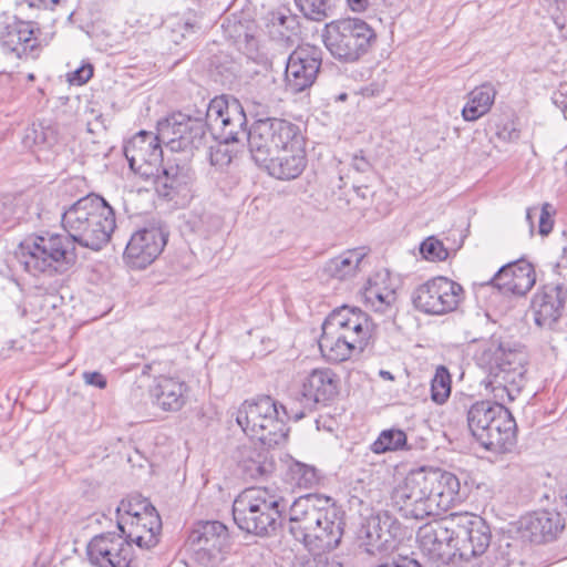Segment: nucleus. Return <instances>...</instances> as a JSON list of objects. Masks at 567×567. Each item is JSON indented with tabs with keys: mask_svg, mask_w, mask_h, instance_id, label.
<instances>
[{
	"mask_svg": "<svg viewBox=\"0 0 567 567\" xmlns=\"http://www.w3.org/2000/svg\"><path fill=\"white\" fill-rule=\"evenodd\" d=\"M476 360L488 368L482 384L495 402L473 403L467 410V425L481 446L503 454L516 444V421L505 404L513 402L526 383L527 355L516 344L492 338L477 352Z\"/></svg>",
	"mask_w": 567,
	"mask_h": 567,
	"instance_id": "f257e3e1",
	"label": "nucleus"
},
{
	"mask_svg": "<svg viewBox=\"0 0 567 567\" xmlns=\"http://www.w3.org/2000/svg\"><path fill=\"white\" fill-rule=\"evenodd\" d=\"M465 497L461 482L451 472L420 467L408 473L391 493V506L404 518L439 516Z\"/></svg>",
	"mask_w": 567,
	"mask_h": 567,
	"instance_id": "f03ea898",
	"label": "nucleus"
},
{
	"mask_svg": "<svg viewBox=\"0 0 567 567\" xmlns=\"http://www.w3.org/2000/svg\"><path fill=\"white\" fill-rule=\"evenodd\" d=\"M343 529V513L328 496L306 494L290 505L289 532L309 550L326 551L337 548Z\"/></svg>",
	"mask_w": 567,
	"mask_h": 567,
	"instance_id": "7ed1b4c3",
	"label": "nucleus"
},
{
	"mask_svg": "<svg viewBox=\"0 0 567 567\" xmlns=\"http://www.w3.org/2000/svg\"><path fill=\"white\" fill-rule=\"evenodd\" d=\"M16 257L23 269L34 277L65 274L78 259L75 245L70 237L50 233L27 237L20 243Z\"/></svg>",
	"mask_w": 567,
	"mask_h": 567,
	"instance_id": "20e7f679",
	"label": "nucleus"
},
{
	"mask_svg": "<svg viewBox=\"0 0 567 567\" xmlns=\"http://www.w3.org/2000/svg\"><path fill=\"white\" fill-rule=\"evenodd\" d=\"M285 498L277 489L249 487L237 495L233 503V517L241 530L267 537L272 535L286 509Z\"/></svg>",
	"mask_w": 567,
	"mask_h": 567,
	"instance_id": "39448f33",
	"label": "nucleus"
},
{
	"mask_svg": "<svg viewBox=\"0 0 567 567\" xmlns=\"http://www.w3.org/2000/svg\"><path fill=\"white\" fill-rule=\"evenodd\" d=\"M106 199L90 194L81 197L68 208L58 209L61 224L73 245L100 251L106 245Z\"/></svg>",
	"mask_w": 567,
	"mask_h": 567,
	"instance_id": "423d86ee",
	"label": "nucleus"
},
{
	"mask_svg": "<svg viewBox=\"0 0 567 567\" xmlns=\"http://www.w3.org/2000/svg\"><path fill=\"white\" fill-rule=\"evenodd\" d=\"M116 528L120 534L109 538V566L135 567L132 545L141 549L156 546L162 522L157 513L151 512L130 522L120 520Z\"/></svg>",
	"mask_w": 567,
	"mask_h": 567,
	"instance_id": "0eeeda50",
	"label": "nucleus"
},
{
	"mask_svg": "<svg viewBox=\"0 0 567 567\" xmlns=\"http://www.w3.org/2000/svg\"><path fill=\"white\" fill-rule=\"evenodd\" d=\"M374 30L361 19H341L326 25L323 42L330 54L343 63L358 62L375 41Z\"/></svg>",
	"mask_w": 567,
	"mask_h": 567,
	"instance_id": "6e6552de",
	"label": "nucleus"
},
{
	"mask_svg": "<svg viewBox=\"0 0 567 567\" xmlns=\"http://www.w3.org/2000/svg\"><path fill=\"white\" fill-rule=\"evenodd\" d=\"M303 138L298 125L277 117L259 118L248 131V148L252 161H268L278 152Z\"/></svg>",
	"mask_w": 567,
	"mask_h": 567,
	"instance_id": "1a4fd4ad",
	"label": "nucleus"
},
{
	"mask_svg": "<svg viewBox=\"0 0 567 567\" xmlns=\"http://www.w3.org/2000/svg\"><path fill=\"white\" fill-rule=\"evenodd\" d=\"M190 559L199 567H217L229 546L227 527L218 520L199 522L188 536Z\"/></svg>",
	"mask_w": 567,
	"mask_h": 567,
	"instance_id": "9d476101",
	"label": "nucleus"
},
{
	"mask_svg": "<svg viewBox=\"0 0 567 567\" xmlns=\"http://www.w3.org/2000/svg\"><path fill=\"white\" fill-rule=\"evenodd\" d=\"M207 127L213 136L224 143L248 142L247 117L237 100L223 96L213 99L206 107Z\"/></svg>",
	"mask_w": 567,
	"mask_h": 567,
	"instance_id": "9b49d317",
	"label": "nucleus"
},
{
	"mask_svg": "<svg viewBox=\"0 0 567 567\" xmlns=\"http://www.w3.org/2000/svg\"><path fill=\"white\" fill-rule=\"evenodd\" d=\"M205 113L198 116L177 112L158 122L157 131L162 142L173 152H192L199 148L205 141L207 120Z\"/></svg>",
	"mask_w": 567,
	"mask_h": 567,
	"instance_id": "f8f14e48",
	"label": "nucleus"
},
{
	"mask_svg": "<svg viewBox=\"0 0 567 567\" xmlns=\"http://www.w3.org/2000/svg\"><path fill=\"white\" fill-rule=\"evenodd\" d=\"M463 298V287L446 277L430 279L412 293V302L417 310L435 316L455 310Z\"/></svg>",
	"mask_w": 567,
	"mask_h": 567,
	"instance_id": "ddd939ff",
	"label": "nucleus"
},
{
	"mask_svg": "<svg viewBox=\"0 0 567 567\" xmlns=\"http://www.w3.org/2000/svg\"><path fill=\"white\" fill-rule=\"evenodd\" d=\"M491 538V529L480 516L467 512L454 513L452 555L464 560L481 556L488 548Z\"/></svg>",
	"mask_w": 567,
	"mask_h": 567,
	"instance_id": "4468645a",
	"label": "nucleus"
},
{
	"mask_svg": "<svg viewBox=\"0 0 567 567\" xmlns=\"http://www.w3.org/2000/svg\"><path fill=\"white\" fill-rule=\"evenodd\" d=\"M40 34L34 21H25L17 16H4L0 20V47L18 59L35 58Z\"/></svg>",
	"mask_w": 567,
	"mask_h": 567,
	"instance_id": "2eb2a0df",
	"label": "nucleus"
},
{
	"mask_svg": "<svg viewBox=\"0 0 567 567\" xmlns=\"http://www.w3.org/2000/svg\"><path fill=\"white\" fill-rule=\"evenodd\" d=\"M159 134L140 131L123 145V154L130 168L150 179L159 172L163 163V150Z\"/></svg>",
	"mask_w": 567,
	"mask_h": 567,
	"instance_id": "dca6fc26",
	"label": "nucleus"
},
{
	"mask_svg": "<svg viewBox=\"0 0 567 567\" xmlns=\"http://www.w3.org/2000/svg\"><path fill=\"white\" fill-rule=\"evenodd\" d=\"M322 63V52L313 45H302L293 50L285 70L286 89L293 94L313 85Z\"/></svg>",
	"mask_w": 567,
	"mask_h": 567,
	"instance_id": "f3484780",
	"label": "nucleus"
},
{
	"mask_svg": "<svg viewBox=\"0 0 567 567\" xmlns=\"http://www.w3.org/2000/svg\"><path fill=\"white\" fill-rule=\"evenodd\" d=\"M324 322L355 344L359 353L373 343L375 326L359 308L342 306L333 310Z\"/></svg>",
	"mask_w": 567,
	"mask_h": 567,
	"instance_id": "a211bd4d",
	"label": "nucleus"
},
{
	"mask_svg": "<svg viewBox=\"0 0 567 567\" xmlns=\"http://www.w3.org/2000/svg\"><path fill=\"white\" fill-rule=\"evenodd\" d=\"M168 234L161 227L144 228L130 239L124 251L126 265L133 269H144L163 251Z\"/></svg>",
	"mask_w": 567,
	"mask_h": 567,
	"instance_id": "6ab92c4d",
	"label": "nucleus"
},
{
	"mask_svg": "<svg viewBox=\"0 0 567 567\" xmlns=\"http://www.w3.org/2000/svg\"><path fill=\"white\" fill-rule=\"evenodd\" d=\"M157 194L168 200L189 197L194 173L188 164L168 161L159 172L151 175Z\"/></svg>",
	"mask_w": 567,
	"mask_h": 567,
	"instance_id": "aec40b11",
	"label": "nucleus"
},
{
	"mask_svg": "<svg viewBox=\"0 0 567 567\" xmlns=\"http://www.w3.org/2000/svg\"><path fill=\"white\" fill-rule=\"evenodd\" d=\"M416 537L425 555L433 560L443 559L453 550L454 513L421 526Z\"/></svg>",
	"mask_w": 567,
	"mask_h": 567,
	"instance_id": "412c9836",
	"label": "nucleus"
},
{
	"mask_svg": "<svg viewBox=\"0 0 567 567\" xmlns=\"http://www.w3.org/2000/svg\"><path fill=\"white\" fill-rule=\"evenodd\" d=\"M189 391V385L179 377L174 375H158L148 385V395L153 406L171 413L181 411L187 404Z\"/></svg>",
	"mask_w": 567,
	"mask_h": 567,
	"instance_id": "4be33fe9",
	"label": "nucleus"
},
{
	"mask_svg": "<svg viewBox=\"0 0 567 567\" xmlns=\"http://www.w3.org/2000/svg\"><path fill=\"white\" fill-rule=\"evenodd\" d=\"M305 144V138H301V141L292 143L286 150L278 152L275 156L268 157V161L260 162L257 165L274 178L281 181L296 179L307 167L308 161Z\"/></svg>",
	"mask_w": 567,
	"mask_h": 567,
	"instance_id": "5701e85b",
	"label": "nucleus"
},
{
	"mask_svg": "<svg viewBox=\"0 0 567 567\" xmlns=\"http://www.w3.org/2000/svg\"><path fill=\"white\" fill-rule=\"evenodd\" d=\"M400 532V525L386 512L367 517L358 530V539L367 551L373 553L391 544Z\"/></svg>",
	"mask_w": 567,
	"mask_h": 567,
	"instance_id": "b1692460",
	"label": "nucleus"
},
{
	"mask_svg": "<svg viewBox=\"0 0 567 567\" xmlns=\"http://www.w3.org/2000/svg\"><path fill=\"white\" fill-rule=\"evenodd\" d=\"M566 297L567 291L561 285H545L533 298L536 324L553 328L561 316Z\"/></svg>",
	"mask_w": 567,
	"mask_h": 567,
	"instance_id": "393cba45",
	"label": "nucleus"
},
{
	"mask_svg": "<svg viewBox=\"0 0 567 567\" xmlns=\"http://www.w3.org/2000/svg\"><path fill=\"white\" fill-rule=\"evenodd\" d=\"M339 392V378L330 369H315L302 381L300 394L308 406L327 403Z\"/></svg>",
	"mask_w": 567,
	"mask_h": 567,
	"instance_id": "a878e982",
	"label": "nucleus"
},
{
	"mask_svg": "<svg viewBox=\"0 0 567 567\" xmlns=\"http://www.w3.org/2000/svg\"><path fill=\"white\" fill-rule=\"evenodd\" d=\"M276 401L269 395H262L252 401H245L237 411L236 421L248 435L256 433L274 412Z\"/></svg>",
	"mask_w": 567,
	"mask_h": 567,
	"instance_id": "bb28decb",
	"label": "nucleus"
},
{
	"mask_svg": "<svg viewBox=\"0 0 567 567\" xmlns=\"http://www.w3.org/2000/svg\"><path fill=\"white\" fill-rule=\"evenodd\" d=\"M565 528V519L555 511L535 512L526 518L525 529L534 542H550Z\"/></svg>",
	"mask_w": 567,
	"mask_h": 567,
	"instance_id": "cd10ccee",
	"label": "nucleus"
},
{
	"mask_svg": "<svg viewBox=\"0 0 567 567\" xmlns=\"http://www.w3.org/2000/svg\"><path fill=\"white\" fill-rule=\"evenodd\" d=\"M279 411L277 402L274 405V412L268 415V419L262 424V427L256 433H249L251 440L258 441L267 449L282 446L287 443L289 427L287 426L284 417L287 415L286 410L280 405Z\"/></svg>",
	"mask_w": 567,
	"mask_h": 567,
	"instance_id": "c85d7f7f",
	"label": "nucleus"
},
{
	"mask_svg": "<svg viewBox=\"0 0 567 567\" xmlns=\"http://www.w3.org/2000/svg\"><path fill=\"white\" fill-rule=\"evenodd\" d=\"M512 276V281L503 284L505 293L524 296L536 281L535 269L532 264L525 260L508 262L498 270V279Z\"/></svg>",
	"mask_w": 567,
	"mask_h": 567,
	"instance_id": "c756f323",
	"label": "nucleus"
},
{
	"mask_svg": "<svg viewBox=\"0 0 567 567\" xmlns=\"http://www.w3.org/2000/svg\"><path fill=\"white\" fill-rule=\"evenodd\" d=\"M319 348L322 355L330 362L339 363L348 360L354 352L357 346L347 338H343L338 330L323 321L322 334L319 339Z\"/></svg>",
	"mask_w": 567,
	"mask_h": 567,
	"instance_id": "7c9ffc66",
	"label": "nucleus"
},
{
	"mask_svg": "<svg viewBox=\"0 0 567 567\" xmlns=\"http://www.w3.org/2000/svg\"><path fill=\"white\" fill-rule=\"evenodd\" d=\"M59 141L56 125L50 121L32 122L24 130L22 144L33 153L51 150Z\"/></svg>",
	"mask_w": 567,
	"mask_h": 567,
	"instance_id": "2f4dec72",
	"label": "nucleus"
},
{
	"mask_svg": "<svg viewBox=\"0 0 567 567\" xmlns=\"http://www.w3.org/2000/svg\"><path fill=\"white\" fill-rule=\"evenodd\" d=\"M496 90L491 83H484L473 89L468 102L462 110L465 121L473 122L485 115L494 104Z\"/></svg>",
	"mask_w": 567,
	"mask_h": 567,
	"instance_id": "473e14b6",
	"label": "nucleus"
},
{
	"mask_svg": "<svg viewBox=\"0 0 567 567\" xmlns=\"http://www.w3.org/2000/svg\"><path fill=\"white\" fill-rule=\"evenodd\" d=\"M241 455L238 466L245 478H264L275 471V462L267 453L245 449Z\"/></svg>",
	"mask_w": 567,
	"mask_h": 567,
	"instance_id": "72a5a7b5",
	"label": "nucleus"
},
{
	"mask_svg": "<svg viewBox=\"0 0 567 567\" xmlns=\"http://www.w3.org/2000/svg\"><path fill=\"white\" fill-rule=\"evenodd\" d=\"M363 257L364 255L358 249L344 251L327 261L323 272L330 278L344 280L357 274Z\"/></svg>",
	"mask_w": 567,
	"mask_h": 567,
	"instance_id": "f704fd0d",
	"label": "nucleus"
},
{
	"mask_svg": "<svg viewBox=\"0 0 567 567\" xmlns=\"http://www.w3.org/2000/svg\"><path fill=\"white\" fill-rule=\"evenodd\" d=\"M409 449L405 432L395 427L381 431L377 440L370 445V450L374 454H384Z\"/></svg>",
	"mask_w": 567,
	"mask_h": 567,
	"instance_id": "c9c22d12",
	"label": "nucleus"
},
{
	"mask_svg": "<svg viewBox=\"0 0 567 567\" xmlns=\"http://www.w3.org/2000/svg\"><path fill=\"white\" fill-rule=\"evenodd\" d=\"M151 512L157 513L155 507L146 498L132 496L120 502L115 511V519L116 523L120 520L130 522L145 514H151Z\"/></svg>",
	"mask_w": 567,
	"mask_h": 567,
	"instance_id": "e433bc0d",
	"label": "nucleus"
},
{
	"mask_svg": "<svg viewBox=\"0 0 567 567\" xmlns=\"http://www.w3.org/2000/svg\"><path fill=\"white\" fill-rule=\"evenodd\" d=\"M290 481L301 488H311L319 482V475L313 466L301 462H292L288 467Z\"/></svg>",
	"mask_w": 567,
	"mask_h": 567,
	"instance_id": "4c0bfd02",
	"label": "nucleus"
},
{
	"mask_svg": "<svg viewBox=\"0 0 567 567\" xmlns=\"http://www.w3.org/2000/svg\"><path fill=\"white\" fill-rule=\"evenodd\" d=\"M303 16L313 21H322L334 8V0H295Z\"/></svg>",
	"mask_w": 567,
	"mask_h": 567,
	"instance_id": "58836bf2",
	"label": "nucleus"
},
{
	"mask_svg": "<svg viewBox=\"0 0 567 567\" xmlns=\"http://www.w3.org/2000/svg\"><path fill=\"white\" fill-rule=\"evenodd\" d=\"M195 24L189 19L173 18L165 24L166 39L179 45L195 33Z\"/></svg>",
	"mask_w": 567,
	"mask_h": 567,
	"instance_id": "ea45409f",
	"label": "nucleus"
},
{
	"mask_svg": "<svg viewBox=\"0 0 567 567\" xmlns=\"http://www.w3.org/2000/svg\"><path fill=\"white\" fill-rule=\"evenodd\" d=\"M451 394V374L444 365H440L431 381V399L443 404Z\"/></svg>",
	"mask_w": 567,
	"mask_h": 567,
	"instance_id": "a19ab883",
	"label": "nucleus"
},
{
	"mask_svg": "<svg viewBox=\"0 0 567 567\" xmlns=\"http://www.w3.org/2000/svg\"><path fill=\"white\" fill-rule=\"evenodd\" d=\"M555 213L553 206L549 203L543 204L540 210L537 207L528 208L526 212V219L530 226V233L534 231V218L538 217V233L542 236H547L554 226V220L551 218Z\"/></svg>",
	"mask_w": 567,
	"mask_h": 567,
	"instance_id": "79ce46f5",
	"label": "nucleus"
},
{
	"mask_svg": "<svg viewBox=\"0 0 567 567\" xmlns=\"http://www.w3.org/2000/svg\"><path fill=\"white\" fill-rule=\"evenodd\" d=\"M362 296L367 306L382 313L396 301V291H385V293L382 295L377 292L373 288H363Z\"/></svg>",
	"mask_w": 567,
	"mask_h": 567,
	"instance_id": "37998d69",
	"label": "nucleus"
},
{
	"mask_svg": "<svg viewBox=\"0 0 567 567\" xmlns=\"http://www.w3.org/2000/svg\"><path fill=\"white\" fill-rule=\"evenodd\" d=\"M90 563L97 567H106V536L101 533L94 536L86 547Z\"/></svg>",
	"mask_w": 567,
	"mask_h": 567,
	"instance_id": "c03bdc74",
	"label": "nucleus"
},
{
	"mask_svg": "<svg viewBox=\"0 0 567 567\" xmlns=\"http://www.w3.org/2000/svg\"><path fill=\"white\" fill-rule=\"evenodd\" d=\"M420 251L425 259L431 261H441L446 259L449 256V252L444 245L434 237H429L427 239H425L421 244Z\"/></svg>",
	"mask_w": 567,
	"mask_h": 567,
	"instance_id": "a18cd8bd",
	"label": "nucleus"
},
{
	"mask_svg": "<svg viewBox=\"0 0 567 567\" xmlns=\"http://www.w3.org/2000/svg\"><path fill=\"white\" fill-rule=\"evenodd\" d=\"M239 48L248 59L259 64H266L267 58L260 51L259 41L254 34L245 33L244 39L239 41Z\"/></svg>",
	"mask_w": 567,
	"mask_h": 567,
	"instance_id": "49530a36",
	"label": "nucleus"
},
{
	"mask_svg": "<svg viewBox=\"0 0 567 567\" xmlns=\"http://www.w3.org/2000/svg\"><path fill=\"white\" fill-rule=\"evenodd\" d=\"M229 144L219 141L216 146L210 147L209 159L213 166L223 168L231 163L234 152L229 148Z\"/></svg>",
	"mask_w": 567,
	"mask_h": 567,
	"instance_id": "de8ad7c7",
	"label": "nucleus"
},
{
	"mask_svg": "<svg viewBox=\"0 0 567 567\" xmlns=\"http://www.w3.org/2000/svg\"><path fill=\"white\" fill-rule=\"evenodd\" d=\"M288 22H293V19L281 12H271L268 24L270 35L288 40L289 35L284 31L289 29Z\"/></svg>",
	"mask_w": 567,
	"mask_h": 567,
	"instance_id": "09e8293b",
	"label": "nucleus"
},
{
	"mask_svg": "<svg viewBox=\"0 0 567 567\" xmlns=\"http://www.w3.org/2000/svg\"><path fill=\"white\" fill-rule=\"evenodd\" d=\"M363 288H373L377 292L384 295L385 291H395L392 286L389 272L386 270L378 271L369 277Z\"/></svg>",
	"mask_w": 567,
	"mask_h": 567,
	"instance_id": "8fccbe9b",
	"label": "nucleus"
},
{
	"mask_svg": "<svg viewBox=\"0 0 567 567\" xmlns=\"http://www.w3.org/2000/svg\"><path fill=\"white\" fill-rule=\"evenodd\" d=\"M94 68L89 61H84L75 70L66 74L72 85H83L93 76Z\"/></svg>",
	"mask_w": 567,
	"mask_h": 567,
	"instance_id": "3c124183",
	"label": "nucleus"
},
{
	"mask_svg": "<svg viewBox=\"0 0 567 567\" xmlns=\"http://www.w3.org/2000/svg\"><path fill=\"white\" fill-rule=\"evenodd\" d=\"M496 135L504 142L514 143L519 140L520 131L514 121H507L502 125H497Z\"/></svg>",
	"mask_w": 567,
	"mask_h": 567,
	"instance_id": "603ef678",
	"label": "nucleus"
},
{
	"mask_svg": "<svg viewBox=\"0 0 567 567\" xmlns=\"http://www.w3.org/2000/svg\"><path fill=\"white\" fill-rule=\"evenodd\" d=\"M507 553L502 548L493 549L483 561V567H511Z\"/></svg>",
	"mask_w": 567,
	"mask_h": 567,
	"instance_id": "864d4df0",
	"label": "nucleus"
},
{
	"mask_svg": "<svg viewBox=\"0 0 567 567\" xmlns=\"http://www.w3.org/2000/svg\"><path fill=\"white\" fill-rule=\"evenodd\" d=\"M83 380L85 384L104 389L106 386V378L97 371H84Z\"/></svg>",
	"mask_w": 567,
	"mask_h": 567,
	"instance_id": "5fc2aeb1",
	"label": "nucleus"
},
{
	"mask_svg": "<svg viewBox=\"0 0 567 567\" xmlns=\"http://www.w3.org/2000/svg\"><path fill=\"white\" fill-rule=\"evenodd\" d=\"M378 567H422L421 564L410 557L400 556L398 558H392L391 561H385L380 564Z\"/></svg>",
	"mask_w": 567,
	"mask_h": 567,
	"instance_id": "6e6d98bb",
	"label": "nucleus"
},
{
	"mask_svg": "<svg viewBox=\"0 0 567 567\" xmlns=\"http://www.w3.org/2000/svg\"><path fill=\"white\" fill-rule=\"evenodd\" d=\"M29 7L38 9H53L60 3V0H23Z\"/></svg>",
	"mask_w": 567,
	"mask_h": 567,
	"instance_id": "4d7b16f0",
	"label": "nucleus"
},
{
	"mask_svg": "<svg viewBox=\"0 0 567 567\" xmlns=\"http://www.w3.org/2000/svg\"><path fill=\"white\" fill-rule=\"evenodd\" d=\"M351 165L357 172L361 173H364L370 168V163L361 155H354Z\"/></svg>",
	"mask_w": 567,
	"mask_h": 567,
	"instance_id": "13d9d810",
	"label": "nucleus"
},
{
	"mask_svg": "<svg viewBox=\"0 0 567 567\" xmlns=\"http://www.w3.org/2000/svg\"><path fill=\"white\" fill-rule=\"evenodd\" d=\"M349 8L353 12H363L367 10L369 1L368 0H347Z\"/></svg>",
	"mask_w": 567,
	"mask_h": 567,
	"instance_id": "bf43d9fd",
	"label": "nucleus"
},
{
	"mask_svg": "<svg viewBox=\"0 0 567 567\" xmlns=\"http://www.w3.org/2000/svg\"><path fill=\"white\" fill-rule=\"evenodd\" d=\"M512 276H508L506 278L498 279V271L494 275V277L489 280V284L494 287H496L501 292L505 293V288L503 287V284L511 282Z\"/></svg>",
	"mask_w": 567,
	"mask_h": 567,
	"instance_id": "052dcab7",
	"label": "nucleus"
},
{
	"mask_svg": "<svg viewBox=\"0 0 567 567\" xmlns=\"http://www.w3.org/2000/svg\"><path fill=\"white\" fill-rule=\"evenodd\" d=\"M313 567H342V565L334 559L328 560L323 558H315Z\"/></svg>",
	"mask_w": 567,
	"mask_h": 567,
	"instance_id": "680f3d73",
	"label": "nucleus"
},
{
	"mask_svg": "<svg viewBox=\"0 0 567 567\" xmlns=\"http://www.w3.org/2000/svg\"><path fill=\"white\" fill-rule=\"evenodd\" d=\"M100 126L102 128H105V126L103 124V121H102V116L96 117L94 122H89L87 123V131L90 133H92V134H96Z\"/></svg>",
	"mask_w": 567,
	"mask_h": 567,
	"instance_id": "e2e57ef3",
	"label": "nucleus"
},
{
	"mask_svg": "<svg viewBox=\"0 0 567 567\" xmlns=\"http://www.w3.org/2000/svg\"><path fill=\"white\" fill-rule=\"evenodd\" d=\"M315 558L312 559H302L298 558L293 561L291 567H313Z\"/></svg>",
	"mask_w": 567,
	"mask_h": 567,
	"instance_id": "0e129e2a",
	"label": "nucleus"
},
{
	"mask_svg": "<svg viewBox=\"0 0 567 567\" xmlns=\"http://www.w3.org/2000/svg\"><path fill=\"white\" fill-rule=\"evenodd\" d=\"M550 6H555L556 10L564 11L567 8V0H546Z\"/></svg>",
	"mask_w": 567,
	"mask_h": 567,
	"instance_id": "69168bd1",
	"label": "nucleus"
},
{
	"mask_svg": "<svg viewBox=\"0 0 567 567\" xmlns=\"http://www.w3.org/2000/svg\"><path fill=\"white\" fill-rule=\"evenodd\" d=\"M559 498L567 506V485L560 488Z\"/></svg>",
	"mask_w": 567,
	"mask_h": 567,
	"instance_id": "338daca9",
	"label": "nucleus"
},
{
	"mask_svg": "<svg viewBox=\"0 0 567 567\" xmlns=\"http://www.w3.org/2000/svg\"><path fill=\"white\" fill-rule=\"evenodd\" d=\"M379 374L383 380H388V381L394 380V377L390 371L381 370Z\"/></svg>",
	"mask_w": 567,
	"mask_h": 567,
	"instance_id": "774afa93",
	"label": "nucleus"
}]
</instances>
